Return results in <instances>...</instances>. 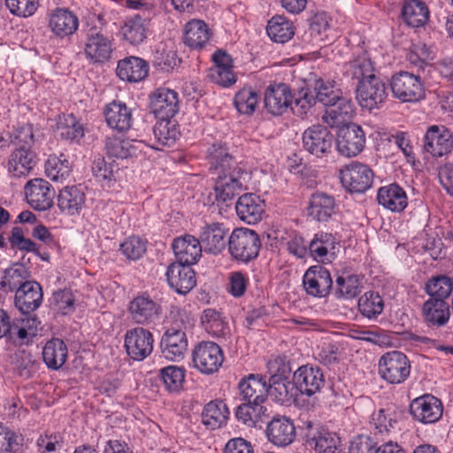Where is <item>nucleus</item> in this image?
Returning a JSON list of instances; mask_svg holds the SVG:
<instances>
[{"instance_id": "nucleus-1", "label": "nucleus", "mask_w": 453, "mask_h": 453, "mask_svg": "<svg viewBox=\"0 0 453 453\" xmlns=\"http://www.w3.org/2000/svg\"><path fill=\"white\" fill-rule=\"evenodd\" d=\"M209 156L211 166L219 171L214 185L216 201L219 205L229 206L243 189L241 179L244 171L221 145H212L209 149Z\"/></svg>"}, {"instance_id": "nucleus-2", "label": "nucleus", "mask_w": 453, "mask_h": 453, "mask_svg": "<svg viewBox=\"0 0 453 453\" xmlns=\"http://www.w3.org/2000/svg\"><path fill=\"white\" fill-rule=\"evenodd\" d=\"M425 77L421 73L400 71L390 80L393 96L402 103H418L426 97Z\"/></svg>"}, {"instance_id": "nucleus-3", "label": "nucleus", "mask_w": 453, "mask_h": 453, "mask_svg": "<svg viewBox=\"0 0 453 453\" xmlns=\"http://www.w3.org/2000/svg\"><path fill=\"white\" fill-rule=\"evenodd\" d=\"M231 257L239 262L249 263L257 257L261 240L257 232L249 228H235L227 240Z\"/></svg>"}, {"instance_id": "nucleus-4", "label": "nucleus", "mask_w": 453, "mask_h": 453, "mask_svg": "<svg viewBox=\"0 0 453 453\" xmlns=\"http://www.w3.org/2000/svg\"><path fill=\"white\" fill-rule=\"evenodd\" d=\"M342 187L349 193L363 194L372 188L374 173L364 163L352 161L339 173Z\"/></svg>"}, {"instance_id": "nucleus-5", "label": "nucleus", "mask_w": 453, "mask_h": 453, "mask_svg": "<svg viewBox=\"0 0 453 453\" xmlns=\"http://www.w3.org/2000/svg\"><path fill=\"white\" fill-rule=\"evenodd\" d=\"M379 374L390 384L404 382L411 373V362L407 356L398 350L388 351L379 360Z\"/></svg>"}, {"instance_id": "nucleus-6", "label": "nucleus", "mask_w": 453, "mask_h": 453, "mask_svg": "<svg viewBox=\"0 0 453 453\" xmlns=\"http://www.w3.org/2000/svg\"><path fill=\"white\" fill-rule=\"evenodd\" d=\"M84 53L89 62L104 64L107 62L113 50L111 40L103 33L102 27L96 25L86 30Z\"/></svg>"}, {"instance_id": "nucleus-7", "label": "nucleus", "mask_w": 453, "mask_h": 453, "mask_svg": "<svg viewBox=\"0 0 453 453\" xmlns=\"http://www.w3.org/2000/svg\"><path fill=\"white\" fill-rule=\"evenodd\" d=\"M386 83L377 75L359 81L356 88V98L363 109H378L388 96Z\"/></svg>"}, {"instance_id": "nucleus-8", "label": "nucleus", "mask_w": 453, "mask_h": 453, "mask_svg": "<svg viewBox=\"0 0 453 453\" xmlns=\"http://www.w3.org/2000/svg\"><path fill=\"white\" fill-rule=\"evenodd\" d=\"M194 365L201 372L211 374L219 370L224 361L221 348L212 342L198 343L192 352Z\"/></svg>"}, {"instance_id": "nucleus-9", "label": "nucleus", "mask_w": 453, "mask_h": 453, "mask_svg": "<svg viewBox=\"0 0 453 453\" xmlns=\"http://www.w3.org/2000/svg\"><path fill=\"white\" fill-rule=\"evenodd\" d=\"M153 334L143 327L129 329L125 334V344L127 356L134 361H142L153 350Z\"/></svg>"}, {"instance_id": "nucleus-10", "label": "nucleus", "mask_w": 453, "mask_h": 453, "mask_svg": "<svg viewBox=\"0 0 453 453\" xmlns=\"http://www.w3.org/2000/svg\"><path fill=\"white\" fill-rule=\"evenodd\" d=\"M324 383L323 373L319 368L301 366L293 375L291 384H294L295 388H288L287 396H298L299 394L311 396L319 392Z\"/></svg>"}, {"instance_id": "nucleus-11", "label": "nucleus", "mask_w": 453, "mask_h": 453, "mask_svg": "<svg viewBox=\"0 0 453 453\" xmlns=\"http://www.w3.org/2000/svg\"><path fill=\"white\" fill-rule=\"evenodd\" d=\"M365 144V133L356 123H349L340 127L336 146L339 153L345 157H355L363 151Z\"/></svg>"}, {"instance_id": "nucleus-12", "label": "nucleus", "mask_w": 453, "mask_h": 453, "mask_svg": "<svg viewBox=\"0 0 453 453\" xmlns=\"http://www.w3.org/2000/svg\"><path fill=\"white\" fill-rule=\"evenodd\" d=\"M334 137L327 127L314 125L303 134V147L317 157L327 156L333 148Z\"/></svg>"}, {"instance_id": "nucleus-13", "label": "nucleus", "mask_w": 453, "mask_h": 453, "mask_svg": "<svg viewBox=\"0 0 453 453\" xmlns=\"http://www.w3.org/2000/svg\"><path fill=\"white\" fill-rule=\"evenodd\" d=\"M128 312L135 324L150 325L160 318L162 307L149 294L142 293L130 301Z\"/></svg>"}, {"instance_id": "nucleus-14", "label": "nucleus", "mask_w": 453, "mask_h": 453, "mask_svg": "<svg viewBox=\"0 0 453 453\" xmlns=\"http://www.w3.org/2000/svg\"><path fill=\"white\" fill-rule=\"evenodd\" d=\"M24 193L27 203L36 211H46L53 205L55 190L44 179L35 178L27 181Z\"/></svg>"}, {"instance_id": "nucleus-15", "label": "nucleus", "mask_w": 453, "mask_h": 453, "mask_svg": "<svg viewBox=\"0 0 453 453\" xmlns=\"http://www.w3.org/2000/svg\"><path fill=\"white\" fill-rule=\"evenodd\" d=\"M306 293L314 297H325L333 289V280L327 269L322 265L308 268L303 277Z\"/></svg>"}, {"instance_id": "nucleus-16", "label": "nucleus", "mask_w": 453, "mask_h": 453, "mask_svg": "<svg viewBox=\"0 0 453 453\" xmlns=\"http://www.w3.org/2000/svg\"><path fill=\"white\" fill-rule=\"evenodd\" d=\"M266 368L271 375L268 380L272 387L271 392L278 394L279 396L288 395V388H295V385L288 380L291 372L289 363L285 357L278 356L268 360Z\"/></svg>"}, {"instance_id": "nucleus-17", "label": "nucleus", "mask_w": 453, "mask_h": 453, "mask_svg": "<svg viewBox=\"0 0 453 453\" xmlns=\"http://www.w3.org/2000/svg\"><path fill=\"white\" fill-rule=\"evenodd\" d=\"M424 150L434 157L448 155L453 150V137L444 127H430L424 137Z\"/></svg>"}, {"instance_id": "nucleus-18", "label": "nucleus", "mask_w": 453, "mask_h": 453, "mask_svg": "<svg viewBox=\"0 0 453 453\" xmlns=\"http://www.w3.org/2000/svg\"><path fill=\"white\" fill-rule=\"evenodd\" d=\"M265 435L274 446L287 447L296 439V426L289 418L277 416L267 423Z\"/></svg>"}, {"instance_id": "nucleus-19", "label": "nucleus", "mask_w": 453, "mask_h": 453, "mask_svg": "<svg viewBox=\"0 0 453 453\" xmlns=\"http://www.w3.org/2000/svg\"><path fill=\"white\" fill-rule=\"evenodd\" d=\"M294 96L285 83L270 84L264 96L265 107L273 115H281L291 106Z\"/></svg>"}, {"instance_id": "nucleus-20", "label": "nucleus", "mask_w": 453, "mask_h": 453, "mask_svg": "<svg viewBox=\"0 0 453 453\" xmlns=\"http://www.w3.org/2000/svg\"><path fill=\"white\" fill-rule=\"evenodd\" d=\"M229 229L219 222L206 224L201 228L199 240L203 250L211 254H219L225 250Z\"/></svg>"}, {"instance_id": "nucleus-21", "label": "nucleus", "mask_w": 453, "mask_h": 453, "mask_svg": "<svg viewBox=\"0 0 453 453\" xmlns=\"http://www.w3.org/2000/svg\"><path fill=\"white\" fill-rule=\"evenodd\" d=\"M160 347L164 357L172 361L180 360L188 349L186 333L176 327H170L163 334Z\"/></svg>"}, {"instance_id": "nucleus-22", "label": "nucleus", "mask_w": 453, "mask_h": 453, "mask_svg": "<svg viewBox=\"0 0 453 453\" xmlns=\"http://www.w3.org/2000/svg\"><path fill=\"white\" fill-rule=\"evenodd\" d=\"M306 444L311 447L315 453H340V438L335 434L314 428L310 421L306 423Z\"/></svg>"}, {"instance_id": "nucleus-23", "label": "nucleus", "mask_w": 453, "mask_h": 453, "mask_svg": "<svg viewBox=\"0 0 453 453\" xmlns=\"http://www.w3.org/2000/svg\"><path fill=\"white\" fill-rule=\"evenodd\" d=\"M166 278L170 287L180 295H186L196 285V273L191 266L177 262L168 266Z\"/></svg>"}, {"instance_id": "nucleus-24", "label": "nucleus", "mask_w": 453, "mask_h": 453, "mask_svg": "<svg viewBox=\"0 0 453 453\" xmlns=\"http://www.w3.org/2000/svg\"><path fill=\"white\" fill-rule=\"evenodd\" d=\"M235 211L241 220L251 225L259 222L265 211V203L260 196L253 193L241 196L236 203Z\"/></svg>"}, {"instance_id": "nucleus-25", "label": "nucleus", "mask_w": 453, "mask_h": 453, "mask_svg": "<svg viewBox=\"0 0 453 453\" xmlns=\"http://www.w3.org/2000/svg\"><path fill=\"white\" fill-rule=\"evenodd\" d=\"M172 248L177 259V263L191 266L196 264L202 256L203 246L199 238L186 234L173 240Z\"/></svg>"}, {"instance_id": "nucleus-26", "label": "nucleus", "mask_w": 453, "mask_h": 453, "mask_svg": "<svg viewBox=\"0 0 453 453\" xmlns=\"http://www.w3.org/2000/svg\"><path fill=\"white\" fill-rule=\"evenodd\" d=\"M42 290L35 281H25L16 290L15 305L24 314L35 311L42 303Z\"/></svg>"}, {"instance_id": "nucleus-27", "label": "nucleus", "mask_w": 453, "mask_h": 453, "mask_svg": "<svg viewBox=\"0 0 453 453\" xmlns=\"http://www.w3.org/2000/svg\"><path fill=\"white\" fill-rule=\"evenodd\" d=\"M78 27V17L65 8H57L49 18L50 31L61 39L73 35L77 31Z\"/></svg>"}, {"instance_id": "nucleus-28", "label": "nucleus", "mask_w": 453, "mask_h": 453, "mask_svg": "<svg viewBox=\"0 0 453 453\" xmlns=\"http://www.w3.org/2000/svg\"><path fill=\"white\" fill-rule=\"evenodd\" d=\"M336 203L333 196L325 192H314L311 195L307 213L318 222H326L335 213Z\"/></svg>"}, {"instance_id": "nucleus-29", "label": "nucleus", "mask_w": 453, "mask_h": 453, "mask_svg": "<svg viewBox=\"0 0 453 453\" xmlns=\"http://www.w3.org/2000/svg\"><path fill=\"white\" fill-rule=\"evenodd\" d=\"M150 104L157 119H172L179 111L178 94L166 88H158Z\"/></svg>"}, {"instance_id": "nucleus-30", "label": "nucleus", "mask_w": 453, "mask_h": 453, "mask_svg": "<svg viewBox=\"0 0 453 453\" xmlns=\"http://www.w3.org/2000/svg\"><path fill=\"white\" fill-rule=\"evenodd\" d=\"M107 125L119 132L128 131L133 123L132 110L125 103L112 101L104 110Z\"/></svg>"}, {"instance_id": "nucleus-31", "label": "nucleus", "mask_w": 453, "mask_h": 453, "mask_svg": "<svg viewBox=\"0 0 453 453\" xmlns=\"http://www.w3.org/2000/svg\"><path fill=\"white\" fill-rule=\"evenodd\" d=\"M355 113L353 102L341 94L337 100L330 103L323 115V120L328 126L339 127L349 121Z\"/></svg>"}, {"instance_id": "nucleus-32", "label": "nucleus", "mask_w": 453, "mask_h": 453, "mask_svg": "<svg viewBox=\"0 0 453 453\" xmlns=\"http://www.w3.org/2000/svg\"><path fill=\"white\" fill-rule=\"evenodd\" d=\"M440 398H414L410 404L413 418L422 423H434L442 415Z\"/></svg>"}, {"instance_id": "nucleus-33", "label": "nucleus", "mask_w": 453, "mask_h": 453, "mask_svg": "<svg viewBox=\"0 0 453 453\" xmlns=\"http://www.w3.org/2000/svg\"><path fill=\"white\" fill-rule=\"evenodd\" d=\"M61 212L69 216L79 215L85 205L86 196L77 186H66L60 189L57 197Z\"/></svg>"}, {"instance_id": "nucleus-34", "label": "nucleus", "mask_w": 453, "mask_h": 453, "mask_svg": "<svg viewBox=\"0 0 453 453\" xmlns=\"http://www.w3.org/2000/svg\"><path fill=\"white\" fill-rule=\"evenodd\" d=\"M36 165V155L32 149L16 148L10 155L7 168L14 177L27 176Z\"/></svg>"}, {"instance_id": "nucleus-35", "label": "nucleus", "mask_w": 453, "mask_h": 453, "mask_svg": "<svg viewBox=\"0 0 453 453\" xmlns=\"http://www.w3.org/2000/svg\"><path fill=\"white\" fill-rule=\"evenodd\" d=\"M148 73L147 62L137 57H127L119 60L116 69L119 78L128 82L142 81Z\"/></svg>"}, {"instance_id": "nucleus-36", "label": "nucleus", "mask_w": 453, "mask_h": 453, "mask_svg": "<svg viewBox=\"0 0 453 453\" xmlns=\"http://www.w3.org/2000/svg\"><path fill=\"white\" fill-rule=\"evenodd\" d=\"M377 200L384 208L395 212L403 211L408 204L405 191L395 183L380 188Z\"/></svg>"}, {"instance_id": "nucleus-37", "label": "nucleus", "mask_w": 453, "mask_h": 453, "mask_svg": "<svg viewBox=\"0 0 453 453\" xmlns=\"http://www.w3.org/2000/svg\"><path fill=\"white\" fill-rule=\"evenodd\" d=\"M211 32L201 19H192L185 25L184 43L192 50H201L208 44Z\"/></svg>"}, {"instance_id": "nucleus-38", "label": "nucleus", "mask_w": 453, "mask_h": 453, "mask_svg": "<svg viewBox=\"0 0 453 453\" xmlns=\"http://www.w3.org/2000/svg\"><path fill=\"white\" fill-rule=\"evenodd\" d=\"M271 384L266 377L258 373H250L238 383V389L242 396H279L271 392Z\"/></svg>"}, {"instance_id": "nucleus-39", "label": "nucleus", "mask_w": 453, "mask_h": 453, "mask_svg": "<svg viewBox=\"0 0 453 453\" xmlns=\"http://www.w3.org/2000/svg\"><path fill=\"white\" fill-rule=\"evenodd\" d=\"M229 413L226 403L216 398L204 406L202 413L203 423L211 430L220 428L226 424Z\"/></svg>"}, {"instance_id": "nucleus-40", "label": "nucleus", "mask_w": 453, "mask_h": 453, "mask_svg": "<svg viewBox=\"0 0 453 453\" xmlns=\"http://www.w3.org/2000/svg\"><path fill=\"white\" fill-rule=\"evenodd\" d=\"M248 401L240 404L235 411L236 418L248 426H254L263 416L266 415L267 409L264 403L267 398H246Z\"/></svg>"}, {"instance_id": "nucleus-41", "label": "nucleus", "mask_w": 453, "mask_h": 453, "mask_svg": "<svg viewBox=\"0 0 453 453\" xmlns=\"http://www.w3.org/2000/svg\"><path fill=\"white\" fill-rule=\"evenodd\" d=\"M150 19L140 14L128 19L121 28L124 39L130 44L142 43L147 37Z\"/></svg>"}, {"instance_id": "nucleus-42", "label": "nucleus", "mask_w": 453, "mask_h": 453, "mask_svg": "<svg viewBox=\"0 0 453 453\" xmlns=\"http://www.w3.org/2000/svg\"><path fill=\"white\" fill-rule=\"evenodd\" d=\"M67 347L63 340L53 338L48 341L42 350V358L48 368L58 370L66 361Z\"/></svg>"}, {"instance_id": "nucleus-43", "label": "nucleus", "mask_w": 453, "mask_h": 453, "mask_svg": "<svg viewBox=\"0 0 453 453\" xmlns=\"http://www.w3.org/2000/svg\"><path fill=\"white\" fill-rule=\"evenodd\" d=\"M268 36L275 42L285 43L294 36L296 27L291 20L281 15L269 19L266 26Z\"/></svg>"}, {"instance_id": "nucleus-44", "label": "nucleus", "mask_w": 453, "mask_h": 453, "mask_svg": "<svg viewBox=\"0 0 453 453\" xmlns=\"http://www.w3.org/2000/svg\"><path fill=\"white\" fill-rule=\"evenodd\" d=\"M402 16L406 24L412 27L424 26L429 18V10L421 0H410L402 8Z\"/></svg>"}, {"instance_id": "nucleus-45", "label": "nucleus", "mask_w": 453, "mask_h": 453, "mask_svg": "<svg viewBox=\"0 0 453 453\" xmlns=\"http://www.w3.org/2000/svg\"><path fill=\"white\" fill-rule=\"evenodd\" d=\"M345 73L351 79L357 80V82L376 75L373 63L365 52L357 56L345 65Z\"/></svg>"}, {"instance_id": "nucleus-46", "label": "nucleus", "mask_w": 453, "mask_h": 453, "mask_svg": "<svg viewBox=\"0 0 453 453\" xmlns=\"http://www.w3.org/2000/svg\"><path fill=\"white\" fill-rule=\"evenodd\" d=\"M423 314L428 325L441 326L449 321V305L443 300L429 299L423 305Z\"/></svg>"}, {"instance_id": "nucleus-47", "label": "nucleus", "mask_w": 453, "mask_h": 453, "mask_svg": "<svg viewBox=\"0 0 453 453\" xmlns=\"http://www.w3.org/2000/svg\"><path fill=\"white\" fill-rule=\"evenodd\" d=\"M336 243L332 234L318 233L309 243V253L315 260L324 262L329 253H334Z\"/></svg>"}, {"instance_id": "nucleus-48", "label": "nucleus", "mask_w": 453, "mask_h": 453, "mask_svg": "<svg viewBox=\"0 0 453 453\" xmlns=\"http://www.w3.org/2000/svg\"><path fill=\"white\" fill-rule=\"evenodd\" d=\"M362 278L357 274L338 276L335 286L333 288L334 295L337 299H353L362 289Z\"/></svg>"}, {"instance_id": "nucleus-49", "label": "nucleus", "mask_w": 453, "mask_h": 453, "mask_svg": "<svg viewBox=\"0 0 453 453\" xmlns=\"http://www.w3.org/2000/svg\"><path fill=\"white\" fill-rule=\"evenodd\" d=\"M202 324L210 334L214 337H226L230 333L227 322L214 309H206L201 317Z\"/></svg>"}, {"instance_id": "nucleus-50", "label": "nucleus", "mask_w": 453, "mask_h": 453, "mask_svg": "<svg viewBox=\"0 0 453 453\" xmlns=\"http://www.w3.org/2000/svg\"><path fill=\"white\" fill-rule=\"evenodd\" d=\"M136 141L121 139L117 136L107 137L105 140L106 153L110 157L125 159L136 154Z\"/></svg>"}, {"instance_id": "nucleus-51", "label": "nucleus", "mask_w": 453, "mask_h": 453, "mask_svg": "<svg viewBox=\"0 0 453 453\" xmlns=\"http://www.w3.org/2000/svg\"><path fill=\"white\" fill-rule=\"evenodd\" d=\"M357 308L362 316L376 319L383 311L384 301L379 293L368 291L359 297Z\"/></svg>"}, {"instance_id": "nucleus-52", "label": "nucleus", "mask_w": 453, "mask_h": 453, "mask_svg": "<svg viewBox=\"0 0 453 453\" xmlns=\"http://www.w3.org/2000/svg\"><path fill=\"white\" fill-rule=\"evenodd\" d=\"M71 170L72 166L64 155L50 156L45 163V173L54 181L65 180L70 175Z\"/></svg>"}, {"instance_id": "nucleus-53", "label": "nucleus", "mask_w": 453, "mask_h": 453, "mask_svg": "<svg viewBox=\"0 0 453 453\" xmlns=\"http://www.w3.org/2000/svg\"><path fill=\"white\" fill-rule=\"evenodd\" d=\"M426 289L430 299L445 301L453 290V280L445 275L434 277L426 283Z\"/></svg>"}, {"instance_id": "nucleus-54", "label": "nucleus", "mask_w": 453, "mask_h": 453, "mask_svg": "<svg viewBox=\"0 0 453 453\" xmlns=\"http://www.w3.org/2000/svg\"><path fill=\"white\" fill-rule=\"evenodd\" d=\"M153 134L159 144L170 146L176 141L180 132L171 119H159L153 127Z\"/></svg>"}, {"instance_id": "nucleus-55", "label": "nucleus", "mask_w": 453, "mask_h": 453, "mask_svg": "<svg viewBox=\"0 0 453 453\" xmlns=\"http://www.w3.org/2000/svg\"><path fill=\"white\" fill-rule=\"evenodd\" d=\"M160 379L169 393H179L184 382L185 370L169 365L160 370Z\"/></svg>"}, {"instance_id": "nucleus-56", "label": "nucleus", "mask_w": 453, "mask_h": 453, "mask_svg": "<svg viewBox=\"0 0 453 453\" xmlns=\"http://www.w3.org/2000/svg\"><path fill=\"white\" fill-rule=\"evenodd\" d=\"M258 103V95L256 91L249 88L240 90L234 96V105L242 114H252Z\"/></svg>"}, {"instance_id": "nucleus-57", "label": "nucleus", "mask_w": 453, "mask_h": 453, "mask_svg": "<svg viewBox=\"0 0 453 453\" xmlns=\"http://www.w3.org/2000/svg\"><path fill=\"white\" fill-rule=\"evenodd\" d=\"M12 362L20 377L29 378L36 371L37 364L30 352L19 349L14 353Z\"/></svg>"}, {"instance_id": "nucleus-58", "label": "nucleus", "mask_w": 453, "mask_h": 453, "mask_svg": "<svg viewBox=\"0 0 453 453\" xmlns=\"http://www.w3.org/2000/svg\"><path fill=\"white\" fill-rule=\"evenodd\" d=\"M315 101L323 104L326 107L334 100H337L341 96V90L334 88V85L329 81L319 79L314 85Z\"/></svg>"}, {"instance_id": "nucleus-59", "label": "nucleus", "mask_w": 453, "mask_h": 453, "mask_svg": "<svg viewBox=\"0 0 453 453\" xmlns=\"http://www.w3.org/2000/svg\"><path fill=\"white\" fill-rule=\"evenodd\" d=\"M58 130L59 132V135L65 140H78L84 135L82 126L73 115L65 118L63 122H59L58 125Z\"/></svg>"}, {"instance_id": "nucleus-60", "label": "nucleus", "mask_w": 453, "mask_h": 453, "mask_svg": "<svg viewBox=\"0 0 453 453\" xmlns=\"http://www.w3.org/2000/svg\"><path fill=\"white\" fill-rule=\"evenodd\" d=\"M120 251L130 260H137L146 251V242L137 236H131L120 244Z\"/></svg>"}, {"instance_id": "nucleus-61", "label": "nucleus", "mask_w": 453, "mask_h": 453, "mask_svg": "<svg viewBox=\"0 0 453 453\" xmlns=\"http://www.w3.org/2000/svg\"><path fill=\"white\" fill-rule=\"evenodd\" d=\"M33 127L26 124L17 127L11 134V142L16 148L32 149L35 143Z\"/></svg>"}, {"instance_id": "nucleus-62", "label": "nucleus", "mask_w": 453, "mask_h": 453, "mask_svg": "<svg viewBox=\"0 0 453 453\" xmlns=\"http://www.w3.org/2000/svg\"><path fill=\"white\" fill-rule=\"evenodd\" d=\"M315 103L314 95L309 92L308 89H302L299 92V96L292 101L289 108H291L293 113L296 116L304 118Z\"/></svg>"}, {"instance_id": "nucleus-63", "label": "nucleus", "mask_w": 453, "mask_h": 453, "mask_svg": "<svg viewBox=\"0 0 453 453\" xmlns=\"http://www.w3.org/2000/svg\"><path fill=\"white\" fill-rule=\"evenodd\" d=\"M52 300L57 311L63 315L70 314L74 311L75 299L69 289L54 292Z\"/></svg>"}, {"instance_id": "nucleus-64", "label": "nucleus", "mask_w": 453, "mask_h": 453, "mask_svg": "<svg viewBox=\"0 0 453 453\" xmlns=\"http://www.w3.org/2000/svg\"><path fill=\"white\" fill-rule=\"evenodd\" d=\"M5 4L10 12L17 16L29 17L38 8V0H5Z\"/></svg>"}]
</instances>
